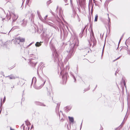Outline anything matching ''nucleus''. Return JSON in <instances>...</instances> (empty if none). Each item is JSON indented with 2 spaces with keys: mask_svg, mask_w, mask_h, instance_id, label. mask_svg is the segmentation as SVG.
<instances>
[{
  "mask_svg": "<svg viewBox=\"0 0 130 130\" xmlns=\"http://www.w3.org/2000/svg\"><path fill=\"white\" fill-rule=\"evenodd\" d=\"M10 130H15L13 129H12L11 127H10Z\"/></svg>",
  "mask_w": 130,
  "mask_h": 130,
  "instance_id": "obj_15",
  "label": "nucleus"
},
{
  "mask_svg": "<svg viewBox=\"0 0 130 130\" xmlns=\"http://www.w3.org/2000/svg\"><path fill=\"white\" fill-rule=\"evenodd\" d=\"M19 41V42H24L25 41V39L24 38H21L20 37H18L17 39Z\"/></svg>",
  "mask_w": 130,
  "mask_h": 130,
  "instance_id": "obj_2",
  "label": "nucleus"
},
{
  "mask_svg": "<svg viewBox=\"0 0 130 130\" xmlns=\"http://www.w3.org/2000/svg\"><path fill=\"white\" fill-rule=\"evenodd\" d=\"M20 104L21 105H22V102H20Z\"/></svg>",
  "mask_w": 130,
  "mask_h": 130,
  "instance_id": "obj_16",
  "label": "nucleus"
},
{
  "mask_svg": "<svg viewBox=\"0 0 130 130\" xmlns=\"http://www.w3.org/2000/svg\"><path fill=\"white\" fill-rule=\"evenodd\" d=\"M120 56L119 57H118V58H117L116 59H115V60H114V61H115V60H118V59H119V58H120Z\"/></svg>",
  "mask_w": 130,
  "mask_h": 130,
  "instance_id": "obj_12",
  "label": "nucleus"
},
{
  "mask_svg": "<svg viewBox=\"0 0 130 130\" xmlns=\"http://www.w3.org/2000/svg\"><path fill=\"white\" fill-rule=\"evenodd\" d=\"M109 14H108V16ZM108 18H109V17L108 16Z\"/></svg>",
  "mask_w": 130,
  "mask_h": 130,
  "instance_id": "obj_18",
  "label": "nucleus"
},
{
  "mask_svg": "<svg viewBox=\"0 0 130 130\" xmlns=\"http://www.w3.org/2000/svg\"><path fill=\"white\" fill-rule=\"evenodd\" d=\"M35 46L37 47H39L41 45V42H37L35 44Z\"/></svg>",
  "mask_w": 130,
  "mask_h": 130,
  "instance_id": "obj_5",
  "label": "nucleus"
},
{
  "mask_svg": "<svg viewBox=\"0 0 130 130\" xmlns=\"http://www.w3.org/2000/svg\"><path fill=\"white\" fill-rule=\"evenodd\" d=\"M98 15L97 14H96L95 15V20H94L95 22L97 21L98 19Z\"/></svg>",
  "mask_w": 130,
  "mask_h": 130,
  "instance_id": "obj_8",
  "label": "nucleus"
},
{
  "mask_svg": "<svg viewBox=\"0 0 130 130\" xmlns=\"http://www.w3.org/2000/svg\"><path fill=\"white\" fill-rule=\"evenodd\" d=\"M10 79H14L15 78V77L11 75L7 77Z\"/></svg>",
  "mask_w": 130,
  "mask_h": 130,
  "instance_id": "obj_4",
  "label": "nucleus"
},
{
  "mask_svg": "<svg viewBox=\"0 0 130 130\" xmlns=\"http://www.w3.org/2000/svg\"><path fill=\"white\" fill-rule=\"evenodd\" d=\"M5 100H6V98H5V96L4 98V99L3 100V102L4 103V102L5 101Z\"/></svg>",
  "mask_w": 130,
  "mask_h": 130,
  "instance_id": "obj_9",
  "label": "nucleus"
},
{
  "mask_svg": "<svg viewBox=\"0 0 130 130\" xmlns=\"http://www.w3.org/2000/svg\"><path fill=\"white\" fill-rule=\"evenodd\" d=\"M47 15H46L45 17V20H46V19L47 18Z\"/></svg>",
  "mask_w": 130,
  "mask_h": 130,
  "instance_id": "obj_14",
  "label": "nucleus"
},
{
  "mask_svg": "<svg viewBox=\"0 0 130 130\" xmlns=\"http://www.w3.org/2000/svg\"><path fill=\"white\" fill-rule=\"evenodd\" d=\"M124 86H125V87H126V83H125V80H124Z\"/></svg>",
  "mask_w": 130,
  "mask_h": 130,
  "instance_id": "obj_10",
  "label": "nucleus"
},
{
  "mask_svg": "<svg viewBox=\"0 0 130 130\" xmlns=\"http://www.w3.org/2000/svg\"><path fill=\"white\" fill-rule=\"evenodd\" d=\"M45 82V80L44 81L42 80L40 81L38 84V86H39V89H40L44 85Z\"/></svg>",
  "mask_w": 130,
  "mask_h": 130,
  "instance_id": "obj_1",
  "label": "nucleus"
},
{
  "mask_svg": "<svg viewBox=\"0 0 130 130\" xmlns=\"http://www.w3.org/2000/svg\"><path fill=\"white\" fill-rule=\"evenodd\" d=\"M68 118L69 121L72 123H73L74 122V119L72 117H68Z\"/></svg>",
  "mask_w": 130,
  "mask_h": 130,
  "instance_id": "obj_6",
  "label": "nucleus"
},
{
  "mask_svg": "<svg viewBox=\"0 0 130 130\" xmlns=\"http://www.w3.org/2000/svg\"><path fill=\"white\" fill-rule=\"evenodd\" d=\"M128 54L130 55V51H128Z\"/></svg>",
  "mask_w": 130,
  "mask_h": 130,
  "instance_id": "obj_13",
  "label": "nucleus"
},
{
  "mask_svg": "<svg viewBox=\"0 0 130 130\" xmlns=\"http://www.w3.org/2000/svg\"><path fill=\"white\" fill-rule=\"evenodd\" d=\"M18 38V37L15 38L14 39H13L12 40V41H13L14 43L15 44H20V42H18V39H17Z\"/></svg>",
  "mask_w": 130,
  "mask_h": 130,
  "instance_id": "obj_3",
  "label": "nucleus"
},
{
  "mask_svg": "<svg viewBox=\"0 0 130 130\" xmlns=\"http://www.w3.org/2000/svg\"><path fill=\"white\" fill-rule=\"evenodd\" d=\"M45 91L46 92L47 95H50V91L47 88V89Z\"/></svg>",
  "mask_w": 130,
  "mask_h": 130,
  "instance_id": "obj_7",
  "label": "nucleus"
},
{
  "mask_svg": "<svg viewBox=\"0 0 130 130\" xmlns=\"http://www.w3.org/2000/svg\"><path fill=\"white\" fill-rule=\"evenodd\" d=\"M103 128L102 127H100V130H103Z\"/></svg>",
  "mask_w": 130,
  "mask_h": 130,
  "instance_id": "obj_11",
  "label": "nucleus"
},
{
  "mask_svg": "<svg viewBox=\"0 0 130 130\" xmlns=\"http://www.w3.org/2000/svg\"><path fill=\"white\" fill-rule=\"evenodd\" d=\"M43 105V106H45V105Z\"/></svg>",
  "mask_w": 130,
  "mask_h": 130,
  "instance_id": "obj_17",
  "label": "nucleus"
}]
</instances>
